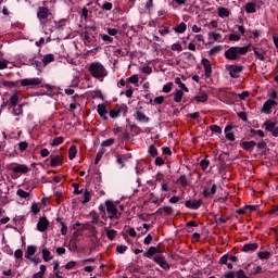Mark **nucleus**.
Returning <instances> with one entry per match:
<instances>
[{"label":"nucleus","instance_id":"1","mask_svg":"<svg viewBox=\"0 0 278 278\" xmlns=\"http://www.w3.org/2000/svg\"><path fill=\"white\" fill-rule=\"evenodd\" d=\"M251 47H253V45H251V43H248L242 47H238V46L230 47L225 51L224 58H226V60H230V61L240 60L241 55H247V53H249V51H251Z\"/></svg>","mask_w":278,"mask_h":278},{"label":"nucleus","instance_id":"2","mask_svg":"<svg viewBox=\"0 0 278 278\" xmlns=\"http://www.w3.org/2000/svg\"><path fill=\"white\" fill-rule=\"evenodd\" d=\"M89 73L96 79H101L108 75V71L105 70V66H103V64L99 62L90 64Z\"/></svg>","mask_w":278,"mask_h":278},{"label":"nucleus","instance_id":"3","mask_svg":"<svg viewBox=\"0 0 278 278\" xmlns=\"http://www.w3.org/2000/svg\"><path fill=\"white\" fill-rule=\"evenodd\" d=\"M37 18H39L40 25L46 26L48 21L53 18V14L49 11L47 7H39L37 9Z\"/></svg>","mask_w":278,"mask_h":278},{"label":"nucleus","instance_id":"4","mask_svg":"<svg viewBox=\"0 0 278 278\" xmlns=\"http://www.w3.org/2000/svg\"><path fill=\"white\" fill-rule=\"evenodd\" d=\"M105 205H106V218H110V220H118V218H121V216L118 215V208H116V206L114 205V202H112L111 200H106L105 201Z\"/></svg>","mask_w":278,"mask_h":278},{"label":"nucleus","instance_id":"5","mask_svg":"<svg viewBox=\"0 0 278 278\" xmlns=\"http://www.w3.org/2000/svg\"><path fill=\"white\" fill-rule=\"evenodd\" d=\"M226 71H228L231 79H238V77H240V73L244 71V65L228 64L226 65Z\"/></svg>","mask_w":278,"mask_h":278},{"label":"nucleus","instance_id":"6","mask_svg":"<svg viewBox=\"0 0 278 278\" xmlns=\"http://www.w3.org/2000/svg\"><path fill=\"white\" fill-rule=\"evenodd\" d=\"M153 262L155 264H157L159 266H161L163 268V270H170V264H168V262H166V256H164L163 254H156L153 257Z\"/></svg>","mask_w":278,"mask_h":278},{"label":"nucleus","instance_id":"7","mask_svg":"<svg viewBox=\"0 0 278 278\" xmlns=\"http://www.w3.org/2000/svg\"><path fill=\"white\" fill-rule=\"evenodd\" d=\"M10 170L15 175H27V173H29V167L25 164H14L10 167Z\"/></svg>","mask_w":278,"mask_h":278},{"label":"nucleus","instance_id":"8","mask_svg":"<svg viewBox=\"0 0 278 278\" xmlns=\"http://www.w3.org/2000/svg\"><path fill=\"white\" fill-rule=\"evenodd\" d=\"M277 105V101L274 99H268L267 101L264 102L263 108L261 109V112L263 114H271L273 113V108Z\"/></svg>","mask_w":278,"mask_h":278},{"label":"nucleus","instance_id":"9","mask_svg":"<svg viewBox=\"0 0 278 278\" xmlns=\"http://www.w3.org/2000/svg\"><path fill=\"white\" fill-rule=\"evenodd\" d=\"M42 84V78H24L21 80V86H29V88H34V86H40Z\"/></svg>","mask_w":278,"mask_h":278},{"label":"nucleus","instance_id":"10","mask_svg":"<svg viewBox=\"0 0 278 278\" xmlns=\"http://www.w3.org/2000/svg\"><path fill=\"white\" fill-rule=\"evenodd\" d=\"M64 164V156L62 155H50V166L52 168H58V166H62Z\"/></svg>","mask_w":278,"mask_h":278},{"label":"nucleus","instance_id":"11","mask_svg":"<svg viewBox=\"0 0 278 278\" xmlns=\"http://www.w3.org/2000/svg\"><path fill=\"white\" fill-rule=\"evenodd\" d=\"M240 144L242 150L247 151L248 153H253V149L257 147V142L255 141H242Z\"/></svg>","mask_w":278,"mask_h":278},{"label":"nucleus","instance_id":"12","mask_svg":"<svg viewBox=\"0 0 278 278\" xmlns=\"http://www.w3.org/2000/svg\"><path fill=\"white\" fill-rule=\"evenodd\" d=\"M202 65L204 67L205 77H212V62L208 59H202Z\"/></svg>","mask_w":278,"mask_h":278},{"label":"nucleus","instance_id":"13","mask_svg":"<svg viewBox=\"0 0 278 278\" xmlns=\"http://www.w3.org/2000/svg\"><path fill=\"white\" fill-rule=\"evenodd\" d=\"M203 204V201L201 200H187L185 202V206L188 207V210H199V207H201V205Z\"/></svg>","mask_w":278,"mask_h":278},{"label":"nucleus","instance_id":"14","mask_svg":"<svg viewBox=\"0 0 278 278\" xmlns=\"http://www.w3.org/2000/svg\"><path fill=\"white\" fill-rule=\"evenodd\" d=\"M37 229L38 231L43 232L46 229H49V219L47 217H40L37 223Z\"/></svg>","mask_w":278,"mask_h":278},{"label":"nucleus","instance_id":"15","mask_svg":"<svg viewBox=\"0 0 278 278\" xmlns=\"http://www.w3.org/2000/svg\"><path fill=\"white\" fill-rule=\"evenodd\" d=\"M131 160V154H116V163L121 166V168H125V162Z\"/></svg>","mask_w":278,"mask_h":278},{"label":"nucleus","instance_id":"16","mask_svg":"<svg viewBox=\"0 0 278 278\" xmlns=\"http://www.w3.org/2000/svg\"><path fill=\"white\" fill-rule=\"evenodd\" d=\"M244 10L247 14H255L257 12V3L255 1L247 2Z\"/></svg>","mask_w":278,"mask_h":278},{"label":"nucleus","instance_id":"17","mask_svg":"<svg viewBox=\"0 0 278 278\" xmlns=\"http://www.w3.org/2000/svg\"><path fill=\"white\" fill-rule=\"evenodd\" d=\"M252 49L254 51V54L261 60V62H264V60H266V58L264 56L266 55V50L260 48V46H253Z\"/></svg>","mask_w":278,"mask_h":278},{"label":"nucleus","instance_id":"18","mask_svg":"<svg viewBox=\"0 0 278 278\" xmlns=\"http://www.w3.org/2000/svg\"><path fill=\"white\" fill-rule=\"evenodd\" d=\"M226 138L230 141L233 142L236 140V135H233V126L227 125L224 129Z\"/></svg>","mask_w":278,"mask_h":278},{"label":"nucleus","instance_id":"19","mask_svg":"<svg viewBox=\"0 0 278 278\" xmlns=\"http://www.w3.org/2000/svg\"><path fill=\"white\" fill-rule=\"evenodd\" d=\"M135 118H136V121H139V123H150L151 122V118L149 116H147V114H144L141 111H136Z\"/></svg>","mask_w":278,"mask_h":278},{"label":"nucleus","instance_id":"20","mask_svg":"<svg viewBox=\"0 0 278 278\" xmlns=\"http://www.w3.org/2000/svg\"><path fill=\"white\" fill-rule=\"evenodd\" d=\"M97 112L102 121H108V109L105 108V104H99Z\"/></svg>","mask_w":278,"mask_h":278},{"label":"nucleus","instance_id":"21","mask_svg":"<svg viewBox=\"0 0 278 278\" xmlns=\"http://www.w3.org/2000/svg\"><path fill=\"white\" fill-rule=\"evenodd\" d=\"M157 253H160V249L157 247H150L148 251L143 253V256L149 260H153V255H157Z\"/></svg>","mask_w":278,"mask_h":278},{"label":"nucleus","instance_id":"22","mask_svg":"<svg viewBox=\"0 0 278 278\" xmlns=\"http://www.w3.org/2000/svg\"><path fill=\"white\" fill-rule=\"evenodd\" d=\"M260 245L257 244V243H245L243 247H242V249H241V251L243 252V253H253V251H257V248H258Z\"/></svg>","mask_w":278,"mask_h":278},{"label":"nucleus","instance_id":"23","mask_svg":"<svg viewBox=\"0 0 278 278\" xmlns=\"http://www.w3.org/2000/svg\"><path fill=\"white\" fill-rule=\"evenodd\" d=\"M217 190H218V185L214 184L211 188V191L210 189H204L202 194L204 199H210V197H213V194H216Z\"/></svg>","mask_w":278,"mask_h":278},{"label":"nucleus","instance_id":"24","mask_svg":"<svg viewBox=\"0 0 278 278\" xmlns=\"http://www.w3.org/2000/svg\"><path fill=\"white\" fill-rule=\"evenodd\" d=\"M18 101H21L18 92L13 93L9 99V108H16V105H18Z\"/></svg>","mask_w":278,"mask_h":278},{"label":"nucleus","instance_id":"25","mask_svg":"<svg viewBox=\"0 0 278 278\" xmlns=\"http://www.w3.org/2000/svg\"><path fill=\"white\" fill-rule=\"evenodd\" d=\"M9 110H12L11 114H13V116H23V104H18L16 106H9Z\"/></svg>","mask_w":278,"mask_h":278},{"label":"nucleus","instance_id":"26","mask_svg":"<svg viewBox=\"0 0 278 278\" xmlns=\"http://www.w3.org/2000/svg\"><path fill=\"white\" fill-rule=\"evenodd\" d=\"M207 99H210V97L205 92H202L199 96H194L191 99V103H192V101H197V103H206Z\"/></svg>","mask_w":278,"mask_h":278},{"label":"nucleus","instance_id":"27","mask_svg":"<svg viewBox=\"0 0 278 278\" xmlns=\"http://www.w3.org/2000/svg\"><path fill=\"white\" fill-rule=\"evenodd\" d=\"M36 251H38V247L36 245H28L25 252L26 260H30L33 255H36Z\"/></svg>","mask_w":278,"mask_h":278},{"label":"nucleus","instance_id":"28","mask_svg":"<svg viewBox=\"0 0 278 278\" xmlns=\"http://www.w3.org/2000/svg\"><path fill=\"white\" fill-rule=\"evenodd\" d=\"M51 62H55V55L54 54H46L42 58V65L43 66H49V64H51Z\"/></svg>","mask_w":278,"mask_h":278},{"label":"nucleus","instance_id":"29","mask_svg":"<svg viewBox=\"0 0 278 278\" xmlns=\"http://www.w3.org/2000/svg\"><path fill=\"white\" fill-rule=\"evenodd\" d=\"M229 14H231V12H229V9L225 7L218 8V16L220 18H228Z\"/></svg>","mask_w":278,"mask_h":278},{"label":"nucleus","instance_id":"30","mask_svg":"<svg viewBox=\"0 0 278 278\" xmlns=\"http://www.w3.org/2000/svg\"><path fill=\"white\" fill-rule=\"evenodd\" d=\"M56 223H60V225H61L62 236H66V233H68V226H66V223H64V220H62L61 217L56 218Z\"/></svg>","mask_w":278,"mask_h":278},{"label":"nucleus","instance_id":"31","mask_svg":"<svg viewBox=\"0 0 278 278\" xmlns=\"http://www.w3.org/2000/svg\"><path fill=\"white\" fill-rule=\"evenodd\" d=\"M77 157V146L73 144L68 149V160L73 161Z\"/></svg>","mask_w":278,"mask_h":278},{"label":"nucleus","instance_id":"32","mask_svg":"<svg viewBox=\"0 0 278 278\" xmlns=\"http://www.w3.org/2000/svg\"><path fill=\"white\" fill-rule=\"evenodd\" d=\"M184 99V91L180 89H176L174 92V101L175 103H181V100Z\"/></svg>","mask_w":278,"mask_h":278},{"label":"nucleus","instance_id":"33","mask_svg":"<svg viewBox=\"0 0 278 278\" xmlns=\"http://www.w3.org/2000/svg\"><path fill=\"white\" fill-rule=\"evenodd\" d=\"M41 253H42L43 262H51V260H53V256H51V252L49 251V249L43 248L41 250Z\"/></svg>","mask_w":278,"mask_h":278},{"label":"nucleus","instance_id":"34","mask_svg":"<svg viewBox=\"0 0 278 278\" xmlns=\"http://www.w3.org/2000/svg\"><path fill=\"white\" fill-rule=\"evenodd\" d=\"M263 125L265 126L266 131L273 132V130L277 127V122H270L267 119Z\"/></svg>","mask_w":278,"mask_h":278},{"label":"nucleus","instance_id":"35","mask_svg":"<svg viewBox=\"0 0 278 278\" xmlns=\"http://www.w3.org/2000/svg\"><path fill=\"white\" fill-rule=\"evenodd\" d=\"M83 205H86V203H90V199H92V193L90 192V190L86 189L84 194H83Z\"/></svg>","mask_w":278,"mask_h":278},{"label":"nucleus","instance_id":"36","mask_svg":"<svg viewBox=\"0 0 278 278\" xmlns=\"http://www.w3.org/2000/svg\"><path fill=\"white\" fill-rule=\"evenodd\" d=\"M186 29H188V25L184 22L174 27V31H176V34H184Z\"/></svg>","mask_w":278,"mask_h":278},{"label":"nucleus","instance_id":"37","mask_svg":"<svg viewBox=\"0 0 278 278\" xmlns=\"http://www.w3.org/2000/svg\"><path fill=\"white\" fill-rule=\"evenodd\" d=\"M175 84L180 88V90H182L184 92H190V89H188L187 87H186V84H184L182 81H181V78H179V77H176L175 78Z\"/></svg>","mask_w":278,"mask_h":278},{"label":"nucleus","instance_id":"38","mask_svg":"<svg viewBox=\"0 0 278 278\" xmlns=\"http://www.w3.org/2000/svg\"><path fill=\"white\" fill-rule=\"evenodd\" d=\"M105 210H108V206L105 205V203L99 205V212L103 220H108V213L105 212Z\"/></svg>","mask_w":278,"mask_h":278},{"label":"nucleus","instance_id":"39","mask_svg":"<svg viewBox=\"0 0 278 278\" xmlns=\"http://www.w3.org/2000/svg\"><path fill=\"white\" fill-rule=\"evenodd\" d=\"M177 181L179 185H181L182 188H188V186H190V182H188V177L186 175H181Z\"/></svg>","mask_w":278,"mask_h":278},{"label":"nucleus","instance_id":"40","mask_svg":"<svg viewBox=\"0 0 278 278\" xmlns=\"http://www.w3.org/2000/svg\"><path fill=\"white\" fill-rule=\"evenodd\" d=\"M223 38V35L220 33H208V40H214V42H218Z\"/></svg>","mask_w":278,"mask_h":278},{"label":"nucleus","instance_id":"41","mask_svg":"<svg viewBox=\"0 0 278 278\" xmlns=\"http://www.w3.org/2000/svg\"><path fill=\"white\" fill-rule=\"evenodd\" d=\"M223 51V46H215L208 51V55H218Z\"/></svg>","mask_w":278,"mask_h":278},{"label":"nucleus","instance_id":"42","mask_svg":"<svg viewBox=\"0 0 278 278\" xmlns=\"http://www.w3.org/2000/svg\"><path fill=\"white\" fill-rule=\"evenodd\" d=\"M2 86L4 88H16L18 86V83L17 81L4 80V81H2Z\"/></svg>","mask_w":278,"mask_h":278},{"label":"nucleus","instance_id":"43","mask_svg":"<svg viewBox=\"0 0 278 278\" xmlns=\"http://www.w3.org/2000/svg\"><path fill=\"white\" fill-rule=\"evenodd\" d=\"M270 255H273L270 252L268 251H264V252H258L257 253V257L260 260H270Z\"/></svg>","mask_w":278,"mask_h":278},{"label":"nucleus","instance_id":"44","mask_svg":"<svg viewBox=\"0 0 278 278\" xmlns=\"http://www.w3.org/2000/svg\"><path fill=\"white\" fill-rule=\"evenodd\" d=\"M64 142V137H55L52 142L51 147H60Z\"/></svg>","mask_w":278,"mask_h":278},{"label":"nucleus","instance_id":"45","mask_svg":"<svg viewBox=\"0 0 278 278\" xmlns=\"http://www.w3.org/2000/svg\"><path fill=\"white\" fill-rule=\"evenodd\" d=\"M105 230H106V238L109 240H114L116 238V233H117L116 230L108 229V228H105Z\"/></svg>","mask_w":278,"mask_h":278},{"label":"nucleus","instance_id":"46","mask_svg":"<svg viewBox=\"0 0 278 278\" xmlns=\"http://www.w3.org/2000/svg\"><path fill=\"white\" fill-rule=\"evenodd\" d=\"M55 23V27L59 31H62L64 29V27H66V20H61L59 22H54Z\"/></svg>","mask_w":278,"mask_h":278},{"label":"nucleus","instance_id":"47","mask_svg":"<svg viewBox=\"0 0 278 278\" xmlns=\"http://www.w3.org/2000/svg\"><path fill=\"white\" fill-rule=\"evenodd\" d=\"M16 195L20 197V199H28L29 197V192L23 190V189H18L16 191Z\"/></svg>","mask_w":278,"mask_h":278},{"label":"nucleus","instance_id":"48","mask_svg":"<svg viewBox=\"0 0 278 278\" xmlns=\"http://www.w3.org/2000/svg\"><path fill=\"white\" fill-rule=\"evenodd\" d=\"M114 142H116V139L109 138L101 142V147H112V144H114Z\"/></svg>","mask_w":278,"mask_h":278},{"label":"nucleus","instance_id":"49","mask_svg":"<svg viewBox=\"0 0 278 278\" xmlns=\"http://www.w3.org/2000/svg\"><path fill=\"white\" fill-rule=\"evenodd\" d=\"M116 110H117L118 114H121L123 112V114L126 115L129 108H127V104H119V105H117Z\"/></svg>","mask_w":278,"mask_h":278},{"label":"nucleus","instance_id":"50","mask_svg":"<svg viewBox=\"0 0 278 278\" xmlns=\"http://www.w3.org/2000/svg\"><path fill=\"white\" fill-rule=\"evenodd\" d=\"M41 206L38 203H33L30 206V211L33 214H40Z\"/></svg>","mask_w":278,"mask_h":278},{"label":"nucleus","instance_id":"51","mask_svg":"<svg viewBox=\"0 0 278 278\" xmlns=\"http://www.w3.org/2000/svg\"><path fill=\"white\" fill-rule=\"evenodd\" d=\"M149 153L152 157H157V148L154 144L149 147Z\"/></svg>","mask_w":278,"mask_h":278},{"label":"nucleus","instance_id":"52","mask_svg":"<svg viewBox=\"0 0 278 278\" xmlns=\"http://www.w3.org/2000/svg\"><path fill=\"white\" fill-rule=\"evenodd\" d=\"M200 166L203 172L207 170V167L210 166V160L204 159L200 162Z\"/></svg>","mask_w":278,"mask_h":278},{"label":"nucleus","instance_id":"53","mask_svg":"<svg viewBox=\"0 0 278 278\" xmlns=\"http://www.w3.org/2000/svg\"><path fill=\"white\" fill-rule=\"evenodd\" d=\"M210 129L213 131V134H223V128L218 125H211Z\"/></svg>","mask_w":278,"mask_h":278},{"label":"nucleus","instance_id":"54","mask_svg":"<svg viewBox=\"0 0 278 278\" xmlns=\"http://www.w3.org/2000/svg\"><path fill=\"white\" fill-rule=\"evenodd\" d=\"M112 8H114V4H112V2H105L101 7V9L104 10L105 12L112 11Z\"/></svg>","mask_w":278,"mask_h":278},{"label":"nucleus","instance_id":"55","mask_svg":"<svg viewBox=\"0 0 278 278\" xmlns=\"http://www.w3.org/2000/svg\"><path fill=\"white\" fill-rule=\"evenodd\" d=\"M268 214L270 216H278V204L273 205L271 208L268 211Z\"/></svg>","mask_w":278,"mask_h":278},{"label":"nucleus","instance_id":"56","mask_svg":"<svg viewBox=\"0 0 278 278\" xmlns=\"http://www.w3.org/2000/svg\"><path fill=\"white\" fill-rule=\"evenodd\" d=\"M72 188H74V194H83L84 193V189L79 190V184L74 182L72 185Z\"/></svg>","mask_w":278,"mask_h":278},{"label":"nucleus","instance_id":"57","mask_svg":"<svg viewBox=\"0 0 278 278\" xmlns=\"http://www.w3.org/2000/svg\"><path fill=\"white\" fill-rule=\"evenodd\" d=\"M27 147H29V143L27 141H22L18 143V149L23 153V151H27Z\"/></svg>","mask_w":278,"mask_h":278},{"label":"nucleus","instance_id":"58","mask_svg":"<svg viewBox=\"0 0 278 278\" xmlns=\"http://www.w3.org/2000/svg\"><path fill=\"white\" fill-rule=\"evenodd\" d=\"M170 90H173V83H167L166 85L163 86V92H165L166 94H168Z\"/></svg>","mask_w":278,"mask_h":278},{"label":"nucleus","instance_id":"59","mask_svg":"<svg viewBox=\"0 0 278 278\" xmlns=\"http://www.w3.org/2000/svg\"><path fill=\"white\" fill-rule=\"evenodd\" d=\"M109 115H110L111 118H118V116H121V114L118 113L117 109H112L109 112Z\"/></svg>","mask_w":278,"mask_h":278},{"label":"nucleus","instance_id":"60","mask_svg":"<svg viewBox=\"0 0 278 278\" xmlns=\"http://www.w3.org/2000/svg\"><path fill=\"white\" fill-rule=\"evenodd\" d=\"M241 36L240 34H230L229 35V40L233 41V42H238V40H240Z\"/></svg>","mask_w":278,"mask_h":278},{"label":"nucleus","instance_id":"61","mask_svg":"<svg viewBox=\"0 0 278 278\" xmlns=\"http://www.w3.org/2000/svg\"><path fill=\"white\" fill-rule=\"evenodd\" d=\"M103 153H105V152L104 151H99L97 153L94 164H99V162H101V160H103Z\"/></svg>","mask_w":278,"mask_h":278},{"label":"nucleus","instance_id":"62","mask_svg":"<svg viewBox=\"0 0 278 278\" xmlns=\"http://www.w3.org/2000/svg\"><path fill=\"white\" fill-rule=\"evenodd\" d=\"M116 251L117 253H119L121 255L125 254V252L127 251V245H117L116 247Z\"/></svg>","mask_w":278,"mask_h":278},{"label":"nucleus","instance_id":"63","mask_svg":"<svg viewBox=\"0 0 278 278\" xmlns=\"http://www.w3.org/2000/svg\"><path fill=\"white\" fill-rule=\"evenodd\" d=\"M90 11L88 10V8L84 7L81 10V18H84L85 21H88V13Z\"/></svg>","mask_w":278,"mask_h":278},{"label":"nucleus","instance_id":"64","mask_svg":"<svg viewBox=\"0 0 278 278\" xmlns=\"http://www.w3.org/2000/svg\"><path fill=\"white\" fill-rule=\"evenodd\" d=\"M128 84H138V75H132L127 78Z\"/></svg>","mask_w":278,"mask_h":278}]
</instances>
